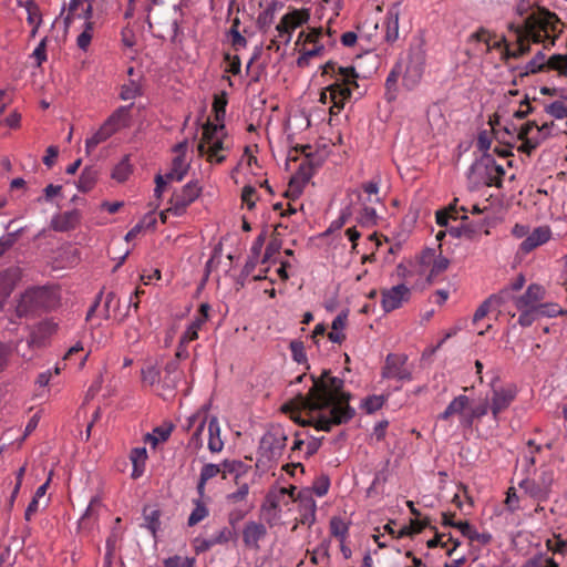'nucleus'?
<instances>
[{"instance_id": "obj_46", "label": "nucleus", "mask_w": 567, "mask_h": 567, "mask_svg": "<svg viewBox=\"0 0 567 567\" xmlns=\"http://www.w3.org/2000/svg\"><path fill=\"white\" fill-rule=\"evenodd\" d=\"M96 181V172L91 168H85L79 179L78 187L81 192H89L92 189Z\"/></svg>"}, {"instance_id": "obj_37", "label": "nucleus", "mask_w": 567, "mask_h": 567, "mask_svg": "<svg viewBox=\"0 0 567 567\" xmlns=\"http://www.w3.org/2000/svg\"><path fill=\"white\" fill-rule=\"evenodd\" d=\"M187 169L188 164L185 162V156L178 155L174 158L172 169L166 174V179L181 182L185 177Z\"/></svg>"}, {"instance_id": "obj_36", "label": "nucleus", "mask_w": 567, "mask_h": 567, "mask_svg": "<svg viewBox=\"0 0 567 567\" xmlns=\"http://www.w3.org/2000/svg\"><path fill=\"white\" fill-rule=\"evenodd\" d=\"M172 431V424L157 426L153 430L152 433L146 434L145 442L150 443L153 447H155L158 443L167 441Z\"/></svg>"}, {"instance_id": "obj_55", "label": "nucleus", "mask_w": 567, "mask_h": 567, "mask_svg": "<svg viewBox=\"0 0 567 567\" xmlns=\"http://www.w3.org/2000/svg\"><path fill=\"white\" fill-rule=\"evenodd\" d=\"M236 536V533L228 528V527H223L221 529H219L218 532H216L215 534H213L210 536V538L213 539L214 542V545H225L227 543H229L231 539H234Z\"/></svg>"}, {"instance_id": "obj_9", "label": "nucleus", "mask_w": 567, "mask_h": 567, "mask_svg": "<svg viewBox=\"0 0 567 567\" xmlns=\"http://www.w3.org/2000/svg\"><path fill=\"white\" fill-rule=\"evenodd\" d=\"M323 38V28H309L308 31H301L298 35L296 45L302 44L299 50L300 55L297 59L299 68H306L312 58L322 55L324 44L321 42Z\"/></svg>"}, {"instance_id": "obj_29", "label": "nucleus", "mask_w": 567, "mask_h": 567, "mask_svg": "<svg viewBox=\"0 0 567 567\" xmlns=\"http://www.w3.org/2000/svg\"><path fill=\"white\" fill-rule=\"evenodd\" d=\"M456 528L461 534L468 538L471 542H477L481 545H487L492 540V535L488 533H478L468 522H458Z\"/></svg>"}, {"instance_id": "obj_33", "label": "nucleus", "mask_w": 567, "mask_h": 567, "mask_svg": "<svg viewBox=\"0 0 567 567\" xmlns=\"http://www.w3.org/2000/svg\"><path fill=\"white\" fill-rule=\"evenodd\" d=\"M491 405L488 404L487 400H484L476 406L470 409L467 411L466 416L463 417V427H472L474 421L481 420L482 417L487 415Z\"/></svg>"}, {"instance_id": "obj_58", "label": "nucleus", "mask_w": 567, "mask_h": 567, "mask_svg": "<svg viewBox=\"0 0 567 567\" xmlns=\"http://www.w3.org/2000/svg\"><path fill=\"white\" fill-rule=\"evenodd\" d=\"M286 493H288V488H286V487H280V488H278L276 491L269 492L268 495H267V498H266L267 503L274 509L279 508L281 502L286 497Z\"/></svg>"}, {"instance_id": "obj_63", "label": "nucleus", "mask_w": 567, "mask_h": 567, "mask_svg": "<svg viewBox=\"0 0 567 567\" xmlns=\"http://www.w3.org/2000/svg\"><path fill=\"white\" fill-rule=\"evenodd\" d=\"M289 348H290V351H291V354H292V358L295 361H297L298 363H302L307 360L305 346L301 341H299V340L291 341L289 344Z\"/></svg>"}, {"instance_id": "obj_5", "label": "nucleus", "mask_w": 567, "mask_h": 567, "mask_svg": "<svg viewBox=\"0 0 567 567\" xmlns=\"http://www.w3.org/2000/svg\"><path fill=\"white\" fill-rule=\"evenodd\" d=\"M322 75H330L333 82L327 86L330 92L331 114H338L344 103L351 97L352 91L357 89L358 73L353 66H339L337 62L328 61L322 66Z\"/></svg>"}, {"instance_id": "obj_61", "label": "nucleus", "mask_w": 567, "mask_h": 567, "mask_svg": "<svg viewBox=\"0 0 567 567\" xmlns=\"http://www.w3.org/2000/svg\"><path fill=\"white\" fill-rule=\"evenodd\" d=\"M86 2L87 0H71L69 4V12L64 20L66 27H69L73 19L78 17Z\"/></svg>"}, {"instance_id": "obj_49", "label": "nucleus", "mask_w": 567, "mask_h": 567, "mask_svg": "<svg viewBox=\"0 0 567 567\" xmlns=\"http://www.w3.org/2000/svg\"><path fill=\"white\" fill-rule=\"evenodd\" d=\"M237 486H238L237 491L229 493L226 496V501L229 504L240 503V502L245 501L249 494L248 483L239 481V485H237Z\"/></svg>"}, {"instance_id": "obj_48", "label": "nucleus", "mask_w": 567, "mask_h": 567, "mask_svg": "<svg viewBox=\"0 0 567 567\" xmlns=\"http://www.w3.org/2000/svg\"><path fill=\"white\" fill-rule=\"evenodd\" d=\"M227 97L226 94L216 95L213 102V111L215 113V120L218 124L224 122L226 115Z\"/></svg>"}, {"instance_id": "obj_20", "label": "nucleus", "mask_w": 567, "mask_h": 567, "mask_svg": "<svg viewBox=\"0 0 567 567\" xmlns=\"http://www.w3.org/2000/svg\"><path fill=\"white\" fill-rule=\"evenodd\" d=\"M267 535V528L264 524L250 520L246 523L243 529V542L246 547L258 550L259 542Z\"/></svg>"}, {"instance_id": "obj_47", "label": "nucleus", "mask_w": 567, "mask_h": 567, "mask_svg": "<svg viewBox=\"0 0 567 567\" xmlns=\"http://www.w3.org/2000/svg\"><path fill=\"white\" fill-rule=\"evenodd\" d=\"M94 22H84V30L78 35L76 44L78 47L85 51L93 38Z\"/></svg>"}, {"instance_id": "obj_51", "label": "nucleus", "mask_w": 567, "mask_h": 567, "mask_svg": "<svg viewBox=\"0 0 567 567\" xmlns=\"http://www.w3.org/2000/svg\"><path fill=\"white\" fill-rule=\"evenodd\" d=\"M308 554L310 555L311 564L318 565L323 559H329V544L327 542H322L312 551L308 550Z\"/></svg>"}, {"instance_id": "obj_43", "label": "nucleus", "mask_w": 567, "mask_h": 567, "mask_svg": "<svg viewBox=\"0 0 567 567\" xmlns=\"http://www.w3.org/2000/svg\"><path fill=\"white\" fill-rule=\"evenodd\" d=\"M194 504L195 508L192 511L188 517V526L197 525L199 522L204 520L209 514L207 506L200 499H195Z\"/></svg>"}, {"instance_id": "obj_41", "label": "nucleus", "mask_w": 567, "mask_h": 567, "mask_svg": "<svg viewBox=\"0 0 567 567\" xmlns=\"http://www.w3.org/2000/svg\"><path fill=\"white\" fill-rule=\"evenodd\" d=\"M546 56L543 52H538L526 65L522 76L535 74L546 70Z\"/></svg>"}, {"instance_id": "obj_14", "label": "nucleus", "mask_w": 567, "mask_h": 567, "mask_svg": "<svg viewBox=\"0 0 567 567\" xmlns=\"http://www.w3.org/2000/svg\"><path fill=\"white\" fill-rule=\"evenodd\" d=\"M408 358L403 354H388L381 375L384 379H394L398 381H411V371L406 368Z\"/></svg>"}, {"instance_id": "obj_18", "label": "nucleus", "mask_w": 567, "mask_h": 567, "mask_svg": "<svg viewBox=\"0 0 567 567\" xmlns=\"http://www.w3.org/2000/svg\"><path fill=\"white\" fill-rule=\"evenodd\" d=\"M22 278V270L19 267H10L0 271V310L4 307L7 299Z\"/></svg>"}, {"instance_id": "obj_31", "label": "nucleus", "mask_w": 567, "mask_h": 567, "mask_svg": "<svg viewBox=\"0 0 567 567\" xmlns=\"http://www.w3.org/2000/svg\"><path fill=\"white\" fill-rule=\"evenodd\" d=\"M165 375L163 385L167 389H175L181 380L179 363L177 360H171L164 368Z\"/></svg>"}, {"instance_id": "obj_16", "label": "nucleus", "mask_w": 567, "mask_h": 567, "mask_svg": "<svg viewBox=\"0 0 567 567\" xmlns=\"http://www.w3.org/2000/svg\"><path fill=\"white\" fill-rule=\"evenodd\" d=\"M207 423V410L205 408H202L196 413L190 415L187 420V430H190L194 427V432L188 441V449L193 450L194 452H197L203 447V439L202 434L205 430Z\"/></svg>"}, {"instance_id": "obj_34", "label": "nucleus", "mask_w": 567, "mask_h": 567, "mask_svg": "<svg viewBox=\"0 0 567 567\" xmlns=\"http://www.w3.org/2000/svg\"><path fill=\"white\" fill-rule=\"evenodd\" d=\"M481 162L485 165L486 168L493 167L496 173L495 177H489L488 185H494L496 187H502L503 177L505 175V169L502 165L497 164L494 157L489 154H484L482 156Z\"/></svg>"}, {"instance_id": "obj_8", "label": "nucleus", "mask_w": 567, "mask_h": 567, "mask_svg": "<svg viewBox=\"0 0 567 567\" xmlns=\"http://www.w3.org/2000/svg\"><path fill=\"white\" fill-rule=\"evenodd\" d=\"M425 59L424 44L421 40H416L410 44L406 58L399 61L403 62L401 76L402 85L406 90L412 91L420 84L424 73Z\"/></svg>"}, {"instance_id": "obj_25", "label": "nucleus", "mask_w": 567, "mask_h": 567, "mask_svg": "<svg viewBox=\"0 0 567 567\" xmlns=\"http://www.w3.org/2000/svg\"><path fill=\"white\" fill-rule=\"evenodd\" d=\"M219 465L221 478L227 480L229 475H234L236 485H239L241 477L250 470L249 465L237 460H225Z\"/></svg>"}, {"instance_id": "obj_17", "label": "nucleus", "mask_w": 567, "mask_h": 567, "mask_svg": "<svg viewBox=\"0 0 567 567\" xmlns=\"http://www.w3.org/2000/svg\"><path fill=\"white\" fill-rule=\"evenodd\" d=\"M410 289L405 285H398L382 291V308L391 312L400 308L410 299Z\"/></svg>"}, {"instance_id": "obj_39", "label": "nucleus", "mask_w": 567, "mask_h": 567, "mask_svg": "<svg viewBox=\"0 0 567 567\" xmlns=\"http://www.w3.org/2000/svg\"><path fill=\"white\" fill-rule=\"evenodd\" d=\"M144 524L143 527L147 528L153 536H155L156 530L159 528L161 522L159 516L161 513L158 509L145 507L143 511Z\"/></svg>"}, {"instance_id": "obj_24", "label": "nucleus", "mask_w": 567, "mask_h": 567, "mask_svg": "<svg viewBox=\"0 0 567 567\" xmlns=\"http://www.w3.org/2000/svg\"><path fill=\"white\" fill-rule=\"evenodd\" d=\"M470 405L468 396L460 394L454 398L446 409L439 414L437 419L442 421H449L453 415H458L460 424L463 426V417L467 414V408Z\"/></svg>"}, {"instance_id": "obj_52", "label": "nucleus", "mask_w": 567, "mask_h": 567, "mask_svg": "<svg viewBox=\"0 0 567 567\" xmlns=\"http://www.w3.org/2000/svg\"><path fill=\"white\" fill-rule=\"evenodd\" d=\"M517 310L520 311L518 323L522 327H529L539 318L537 308H522Z\"/></svg>"}, {"instance_id": "obj_45", "label": "nucleus", "mask_w": 567, "mask_h": 567, "mask_svg": "<svg viewBox=\"0 0 567 567\" xmlns=\"http://www.w3.org/2000/svg\"><path fill=\"white\" fill-rule=\"evenodd\" d=\"M378 219H379V216H378L375 209L372 207H368V206H364L358 216V221L360 223V225L365 226V227H371V226L377 225Z\"/></svg>"}, {"instance_id": "obj_40", "label": "nucleus", "mask_w": 567, "mask_h": 567, "mask_svg": "<svg viewBox=\"0 0 567 567\" xmlns=\"http://www.w3.org/2000/svg\"><path fill=\"white\" fill-rule=\"evenodd\" d=\"M112 136L107 128L102 124L100 128L85 141V151L90 154L99 144L105 142Z\"/></svg>"}, {"instance_id": "obj_19", "label": "nucleus", "mask_w": 567, "mask_h": 567, "mask_svg": "<svg viewBox=\"0 0 567 567\" xmlns=\"http://www.w3.org/2000/svg\"><path fill=\"white\" fill-rule=\"evenodd\" d=\"M297 499L299 504V523L302 525L311 526L316 520V502L309 488L298 492Z\"/></svg>"}, {"instance_id": "obj_28", "label": "nucleus", "mask_w": 567, "mask_h": 567, "mask_svg": "<svg viewBox=\"0 0 567 567\" xmlns=\"http://www.w3.org/2000/svg\"><path fill=\"white\" fill-rule=\"evenodd\" d=\"M207 431H208V450L212 453H219L224 449V442L220 437V426L217 417H212L209 421L207 420Z\"/></svg>"}, {"instance_id": "obj_1", "label": "nucleus", "mask_w": 567, "mask_h": 567, "mask_svg": "<svg viewBox=\"0 0 567 567\" xmlns=\"http://www.w3.org/2000/svg\"><path fill=\"white\" fill-rule=\"evenodd\" d=\"M312 386L306 395L299 394L282 406L300 426H312L329 432L336 425L351 421L355 410L350 406L351 394L343 390L344 381L323 370L311 377Z\"/></svg>"}, {"instance_id": "obj_53", "label": "nucleus", "mask_w": 567, "mask_h": 567, "mask_svg": "<svg viewBox=\"0 0 567 567\" xmlns=\"http://www.w3.org/2000/svg\"><path fill=\"white\" fill-rule=\"evenodd\" d=\"M385 402V398L383 395H371L363 400L362 408L367 411V413H373L380 410Z\"/></svg>"}, {"instance_id": "obj_62", "label": "nucleus", "mask_w": 567, "mask_h": 567, "mask_svg": "<svg viewBox=\"0 0 567 567\" xmlns=\"http://www.w3.org/2000/svg\"><path fill=\"white\" fill-rule=\"evenodd\" d=\"M546 112L558 120L567 117V106L560 101H555L547 105Z\"/></svg>"}, {"instance_id": "obj_11", "label": "nucleus", "mask_w": 567, "mask_h": 567, "mask_svg": "<svg viewBox=\"0 0 567 567\" xmlns=\"http://www.w3.org/2000/svg\"><path fill=\"white\" fill-rule=\"evenodd\" d=\"M553 482L554 471L547 467H540L539 474L535 478H523L518 483V487L524 489L532 498L538 502H545L549 498Z\"/></svg>"}, {"instance_id": "obj_23", "label": "nucleus", "mask_w": 567, "mask_h": 567, "mask_svg": "<svg viewBox=\"0 0 567 567\" xmlns=\"http://www.w3.org/2000/svg\"><path fill=\"white\" fill-rule=\"evenodd\" d=\"M544 297V288L539 285L532 284L523 295L515 298V307L516 309L537 308Z\"/></svg>"}, {"instance_id": "obj_30", "label": "nucleus", "mask_w": 567, "mask_h": 567, "mask_svg": "<svg viewBox=\"0 0 567 567\" xmlns=\"http://www.w3.org/2000/svg\"><path fill=\"white\" fill-rule=\"evenodd\" d=\"M146 458L147 453L145 447H134L131 450L130 460L133 464L132 478L136 480L143 475Z\"/></svg>"}, {"instance_id": "obj_26", "label": "nucleus", "mask_w": 567, "mask_h": 567, "mask_svg": "<svg viewBox=\"0 0 567 567\" xmlns=\"http://www.w3.org/2000/svg\"><path fill=\"white\" fill-rule=\"evenodd\" d=\"M403 71V62H396L385 80V99L389 102L396 100L399 93L398 81Z\"/></svg>"}, {"instance_id": "obj_6", "label": "nucleus", "mask_w": 567, "mask_h": 567, "mask_svg": "<svg viewBox=\"0 0 567 567\" xmlns=\"http://www.w3.org/2000/svg\"><path fill=\"white\" fill-rule=\"evenodd\" d=\"M58 300V292L52 286L30 287L17 300L14 313L18 318H23L38 310H49Z\"/></svg>"}, {"instance_id": "obj_35", "label": "nucleus", "mask_w": 567, "mask_h": 567, "mask_svg": "<svg viewBox=\"0 0 567 567\" xmlns=\"http://www.w3.org/2000/svg\"><path fill=\"white\" fill-rule=\"evenodd\" d=\"M19 6L23 7L28 13L27 22L31 27L40 28L42 23V13L38 3L33 0L27 2L19 1Z\"/></svg>"}, {"instance_id": "obj_12", "label": "nucleus", "mask_w": 567, "mask_h": 567, "mask_svg": "<svg viewBox=\"0 0 567 567\" xmlns=\"http://www.w3.org/2000/svg\"><path fill=\"white\" fill-rule=\"evenodd\" d=\"M496 381H498V377H495L489 384L492 388L491 412L495 421L498 420L502 412L509 408L517 395V389L514 384L496 388Z\"/></svg>"}, {"instance_id": "obj_56", "label": "nucleus", "mask_w": 567, "mask_h": 567, "mask_svg": "<svg viewBox=\"0 0 567 567\" xmlns=\"http://www.w3.org/2000/svg\"><path fill=\"white\" fill-rule=\"evenodd\" d=\"M330 532L340 542H344L348 535V526L340 518L333 517L330 522Z\"/></svg>"}, {"instance_id": "obj_42", "label": "nucleus", "mask_w": 567, "mask_h": 567, "mask_svg": "<svg viewBox=\"0 0 567 567\" xmlns=\"http://www.w3.org/2000/svg\"><path fill=\"white\" fill-rule=\"evenodd\" d=\"M546 70H554L557 71L559 75H567V55H551L546 61Z\"/></svg>"}, {"instance_id": "obj_3", "label": "nucleus", "mask_w": 567, "mask_h": 567, "mask_svg": "<svg viewBox=\"0 0 567 567\" xmlns=\"http://www.w3.org/2000/svg\"><path fill=\"white\" fill-rule=\"evenodd\" d=\"M457 203L458 198H454L445 208L439 209L435 213L436 224L447 228L449 235L453 238L475 240L483 234L487 235L484 223L470 219L468 208L458 206Z\"/></svg>"}, {"instance_id": "obj_22", "label": "nucleus", "mask_w": 567, "mask_h": 567, "mask_svg": "<svg viewBox=\"0 0 567 567\" xmlns=\"http://www.w3.org/2000/svg\"><path fill=\"white\" fill-rule=\"evenodd\" d=\"M131 109L132 104L120 106L103 122V125L112 135L130 125Z\"/></svg>"}, {"instance_id": "obj_4", "label": "nucleus", "mask_w": 567, "mask_h": 567, "mask_svg": "<svg viewBox=\"0 0 567 567\" xmlns=\"http://www.w3.org/2000/svg\"><path fill=\"white\" fill-rule=\"evenodd\" d=\"M450 261L442 256V250H421L416 260L398 266V275L408 279L419 276L415 286L424 289L426 285H431L436 276L446 270Z\"/></svg>"}, {"instance_id": "obj_59", "label": "nucleus", "mask_w": 567, "mask_h": 567, "mask_svg": "<svg viewBox=\"0 0 567 567\" xmlns=\"http://www.w3.org/2000/svg\"><path fill=\"white\" fill-rule=\"evenodd\" d=\"M161 380V372L154 365H148L142 369V381L146 384L153 385Z\"/></svg>"}, {"instance_id": "obj_10", "label": "nucleus", "mask_w": 567, "mask_h": 567, "mask_svg": "<svg viewBox=\"0 0 567 567\" xmlns=\"http://www.w3.org/2000/svg\"><path fill=\"white\" fill-rule=\"evenodd\" d=\"M288 435L279 425L271 426L260 439L258 453L267 461H277L284 454Z\"/></svg>"}, {"instance_id": "obj_15", "label": "nucleus", "mask_w": 567, "mask_h": 567, "mask_svg": "<svg viewBox=\"0 0 567 567\" xmlns=\"http://www.w3.org/2000/svg\"><path fill=\"white\" fill-rule=\"evenodd\" d=\"M309 12L307 10H293L286 13L276 27L279 35H286V44L291 40L292 32L309 20Z\"/></svg>"}, {"instance_id": "obj_27", "label": "nucleus", "mask_w": 567, "mask_h": 567, "mask_svg": "<svg viewBox=\"0 0 567 567\" xmlns=\"http://www.w3.org/2000/svg\"><path fill=\"white\" fill-rule=\"evenodd\" d=\"M551 236V230L548 226H539L534 228L522 243L520 248H537L546 244Z\"/></svg>"}, {"instance_id": "obj_50", "label": "nucleus", "mask_w": 567, "mask_h": 567, "mask_svg": "<svg viewBox=\"0 0 567 567\" xmlns=\"http://www.w3.org/2000/svg\"><path fill=\"white\" fill-rule=\"evenodd\" d=\"M381 177L379 175L374 176L371 181L362 184L363 192L369 196H375L374 203H381V198L378 196L380 192ZM370 202H372L369 198Z\"/></svg>"}, {"instance_id": "obj_60", "label": "nucleus", "mask_w": 567, "mask_h": 567, "mask_svg": "<svg viewBox=\"0 0 567 567\" xmlns=\"http://www.w3.org/2000/svg\"><path fill=\"white\" fill-rule=\"evenodd\" d=\"M494 298H487L475 311L473 316V322H478L483 318L487 316V313L492 310L497 308L494 303Z\"/></svg>"}, {"instance_id": "obj_32", "label": "nucleus", "mask_w": 567, "mask_h": 567, "mask_svg": "<svg viewBox=\"0 0 567 567\" xmlns=\"http://www.w3.org/2000/svg\"><path fill=\"white\" fill-rule=\"evenodd\" d=\"M79 221V213L76 210L65 212L56 216L52 220L53 228L59 231H65L73 228Z\"/></svg>"}, {"instance_id": "obj_13", "label": "nucleus", "mask_w": 567, "mask_h": 567, "mask_svg": "<svg viewBox=\"0 0 567 567\" xmlns=\"http://www.w3.org/2000/svg\"><path fill=\"white\" fill-rule=\"evenodd\" d=\"M202 193V186L198 181H190L182 187L179 192L173 194L168 212L175 216H181L186 208L194 203Z\"/></svg>"}, {"instance_id": "obj_44", "label": "nucleus", "mask_w": 567, "mask_h": 567, "mask_svg": "<svg viewBox=\"0 0 567 567\" xmlns=\"http://www.w3.org/2000/svg\"><path fill=\"white\" fill-rule=\"evenodd\" d=\"M132 173L130 157L126 155L113 169L112 177L117 182H125Z\"/></svg>"}, {"instance_id": "obj_54", "label": "nucleus", "mask_w": 567, "mask_h": 567, "mask_svg": "<svg viewBox=\"0 0 567 567\" xmlns=\"http://www.w3.org/2000/svg\"><path fill=\"white\" fill-rule=\"evenodd\" d=\"M489 298H494L495 306L499 308L504 307L509 301H513L515 303V298L517 297L508 287H505L498 293L489 296Z\"/></svg>"}, {"instance_id": "obj_7", "label": "nucleus", "mask_w": 567, "mask_h": 567, "mask_svg": "<svg viewBox=\"0 0 567 567\" xmlns=\"http://www.w3.org/2000/svg\"><path fill=\"white\" fill-rule=\"evenodd\" d=\"M224 123L207 122L203 125L202 138L197 145L199 156H206L209 163H223L226 155L223 154L227 147L224 145Z\"/></svg>"}, {"instance_id": "obj_38", "label": "nucleus", "mask_w": 567, "mask_h": 567, "mask_svg": "<svg viewBox=\"0 0 567 567\" xmlns=\"http://www.w3.org/2000/svg\"><path fill=\"white\" fill-rule=\"evenodd\" d=\"M309 145L302 146V152L306 154L307 158L299 165V168L293 177H298L302 185H306L309 179L312 177L315 173L313 163L308 158L307 150H310Z\"/></svg>"}, {"instance_id": "obj_21", "label": "nucleus", "mask_w": 567, "mask_h": 567, "mask_svg": "<svg viewBox=\"0 0 567 567\" xmlns=\"http://www.w3.org/2000/svg\"><path fill=\"white\" fill-rule=\"evenodd\" d=\"M401 13V4L399 2L392 3L383 22L385 33L384 40L388 43H394L399 39V18Z\"/></svg>"}, {"instance_id": "obj_57", "label": "nucleus", "mask_w": 567, "mask_h": 567, "mask_svg": "<svg viewBox=\"0 0 567 567\" xmlns=\"http://www.w3.org/2000/svg\"><path fill=\"white\" fill-rule=\"evenodd\" d=\"M165 567H195V558L182 557L178 555L164 560Z\"/></svg>"}, {"instance_id": "obj_2", "label": "nucleus", "mask_w": 567, "mask_h": 567, "mask_svg": "<svg viewBox=\"0 0 567 567\" xmlns=\"http://www.w3.org/2000/svg\"><path fill=\"white\" fill-rule=\"evenodd\" d=\"M563 23L556 13L546 9H538L526 17L523 24L511 23L509 32L515 37V49H511L507 40L503 37L499 40L489 41L487 51L502 50V59H518L529 52V42L544 43L548 49L555 44L561 32Z\"/></svg>"}, {"instance_id": "obj_64", "label": "nucleus", "mask_w": 567, "mask_h": 567, "mask_svg": "<svg viewBox=\"0 0 567 567\" xmlns=\"http://www.w3.org/2000/svg\"><path fill=\"white\" fill-rule=\"evenodd\" d=\"M330 482L327 476H321L313 482L311 493L319 497L324 496L329 491Z\"/></svg>"}]
</instances>
